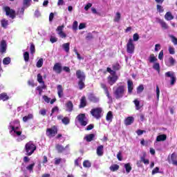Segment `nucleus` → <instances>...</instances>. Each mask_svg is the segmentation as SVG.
Returning a JSON list of instances; mask_svg holds the SVG:
<instances>
[{"mask_svg":"<svg viewBox=\"0 0 177 177\" xmlns=\"http://www.w3.org/2000/svg\"><path fill=\"white\" fill-rule=\"evenodd\" d=\"M145 89V87L143 86V85H140L138 88H137V93H142V92H143V90Z\"/></svg>","mask_w":177,"mask_h":177,"instance_id":"8fccbe9b","label":"nucleus"},{"mask_svg":"<svg viewBox=\"0 0 177 177\" xmlns=\"http://www.w3.org/2000/svg\"><path fill=\"white\" fill-rule=\"evenodd\" d=\"M127 88H128V93H132V91H133V82L131 80L127 81Z\"/></svg>","mask_w":177,"mask_h":177,"instance_id":"aec40b11","label":"nucleus"},{"mask_svg":"<svg viewBox=\"0 0 177 177\" xmlns=\"http://www.w3.org/2000/svg\"><path fill=\"white\" fill-rule=\"evenodd\" d=\"M64 28V26H59L57 28L56 31L58 35H59L60 38H66L67 37V35L63 32V30Z\"/></svg>","mask_w":177,"mask_h":177,"instance_id":"9d476101","label":"nucleus"},{"mask_svg":"<svg viewBox=\"0 0 177 177\" xmlns=\"http://www.w3.org/2000/svg\"><path fill=\"white\" fill-rule=\"evenodd\" d=\"M53 71H55L57 74H60L62 73V64L56 63L53 68Z\"/></svg>","mask_w":177,"mask_h":177,"instance_id":"a211bd4d","label":"nucleus"},{"mask_svg":"<svg viewBox=\"0 0 177 177\" xmlns=\"http://www.w3.org/2000/svg\"><path fill=\"white\" fill-rule=\"evenodd\" d=\"M88 100H90V102H93V103H99L100 99L93 94H90L88 95Z\"/></svg>","mask_w":177,"mask_h":177,"instance_id":"6ab92c4d","label":"nucleus"},{"mask_svg":"<svg viewBox=\"0 0 177 177\" xmlns=\"http://www.w3.org/2000/svg\"><path fill=\"white\" fill-rule=\"evenodd\" d=\"M32 1V0H23V8H25V9L30 8Z\"/></svg>","mask_w":177,"mask_h":177,"instance_id":"393cba45","label":"nucleus"},{"mask_svg":"<svg viewBox=\"0 0 177 177\" xmlns=\"http://www.w3.org/2000/svg\"><path fill=\"white\" fill-rule=\"evenodd\" d=\"M158 23L160 24L162 28H163L164 30H168L169 28L168 25L167 24V23H165V21H164V20L158 19Z\"/></svg>","mask_w":177,"mask_h":177,"instance_id":"4be33fe9","label":"nucleus"},{"mask_svg":"<svg viewBox=\"0 0 177 177\" xmlns=\"http://www.w3.org/2000/svg\"><path fill=\"white\" fill-rule=\"evenodd\" d=\"M101 88L104 89L105 94L106 95V97H108L109 102H113V97L110 95V93H109V88H107V86L106 84L101 83Z\"/></svg>","mask_w":177,"mask_h":177,"instance_id":"f8f14e48","label":"nucleus"},{"mask_svg":"<svg viewBox=\"0 0 177 177\" xmlns=\"http://www.w3.org/2000/svg\"><path fill=\"white\" fill-rule=\"evenodd\" d=\"M127 52L130 55H133L135 53V45L133 44V40L129 39L127 44Z\"/></svg>","mask_w":177,"mask_h":177,"instance_id":"423d86ee","label":"nucleus"},{"mask_svg":"<svg viewBox=\"0 0 177 177\" xmlns=\"http://www.w3.org/2000/svg\"><path fill=\"white\" fill-rule=\"evenodd\" d=\"M62 122L64 123V125H68L70 124V118L65 117L62 119Z\"/></svg>","mask_w":177,"mask_h":177,"instance_id":"79ce46f5","label":"nucleus"},{"mask_svg":"<svg viewBox=\"0 0 177 177\" xmlns=\"http://www.w3.org/2000/svg\"><path fill=\"white\" fill-rule=\"evenodd\" d=\"M153 68H154V70H156V71H160V64L154 63L153 66Z\"/></svg>","mask_w":177,"mask_h":177,"instance_id":"864d4df0","label":"nucleus"},{"mask_svg":"<svg viewBox=\"0 0 177 177\" xmlns=\"http://www.w3.org/2000/svg\"><path fill=\"white\" fill-rule=\"evenodd\" d=\"M37 81L39 84H43L44 79L42 78V75H41V73H39L37 75Z\"/></svg>","mask_w":177,"mask_h":177,"instance_id":"3c124183","label":"nucleus"},{"mask_svg":"<svg viewBox=\"0 0 177 177\" xmlns=\"http://www.w3.org/2000/svg\"><path fill=\"white\" fill-rule=\"evenodd\" d=\"M56 133H57V128L56 127L53 126L50 129H47V131H46L47 136L52 138V137L55 136V135H56Z\"/></svg>","mask_w":177,"mask_h":177,"instance_id":"1a4fd4ad","label":"nucleus"},{"mask_svg":"<svg viewBox=\"0 0 177 177\" xmlns=\"http://www.w3.org/2000/svg\"><path fill=\"white\" fill-rule=\"evenodd\" d=\"M65 106H66V111H68L69 113H71V111H73L74 105L73 104V102L68 101L66 103Z\"/></svg>","mask_w":177,"mask_h":177,"instance_id":"f3484780","label":"nucleus"},{"mask_svg":"<svg viewBox=\"0 0 177 177\" xmlns=\"http://www.w3.org/2000/svg\"><path fill=\"white\" fill-rule=\"evenodd\" d=\"M117 80H118V77L115 75L109 76L108 77V84L109 85H114V83L117 82Z\"/></svg>","mask_w":177,"mask_h":177,"instance_id":"dca6fc26","label":"nucleus"},{"mask_svg":"<svg viewBox=\"0 0 177 177\" xmlns=\"http://www.w3.org/2000/svg\"><path fill=\"white\" fill-rule=\"evenodd\" d=\"M133 103H134V104L136 106V109L137 110H140V102L139 100H135L133 101Z\"/></svg>","mask_w":177,"mask_h":177,"instance_id":"37998d69","label":"nucleus"},{"mask_svg":"<svg viewBox=\"0 0 177 177\" xmlns=\"http://www.w3.org/2000/svg\"><path fill=\"white\" fill-rule=\"evenodd\" d=\"M34 118V115H32V114H28L26 116H24L23 118V121L24 122H27V121H30V120H32V118Z\"/></svg>","mask_w":177,"mask_h":177,"instance_id":"72a5a7b5","label":"nucleus"},{"mask_svg":"<svg viewBox=\"0 0 177 177\" xmlns=\"http://www.w3.org/2000/svg\"><path fill=\"white\" fill-rule=\"evenodd\" d=\"M120 68V65L118 64H114L113 66V69L115 71H117V70H118Z\"/></svg>","mask_w":177,"mask_h":177,"instance_id":"338daca9","label":"nucleus"},{"mask_svg":"<svg viewBox=\"0 0 177 177\" xmlns=\"http://www.w3.org/2000/svg\"><path fill=\"white\" fill-rule=\"evenodd\" d=\"M156 9H157L158 12H159V13H162V12H164V8L160 5L158 4L156 6Z\"/></svg>","mask_w":177,"mask_h":177,"instance_id":"5fc2aeb1","label":"nucleus"},{"mask_svg":"<svg viewBox=\"0 0 177 177\" xmlns=\"http://www.w3.org/2000/svg\"><path fill=\"white\" fill-rule=\"evenodd\" d=\"M84 139L87 142H92V140L95 139V134L93 133L88 134L84 138Z\"/></svg>","mask_w":177,"mask_h":177,"instance_id":"5701e85b","label":"nucleus"},{"mask_svg":"<svg viewBox=\"0 0 177 177\" xmlns=\"http://www.w3.org/2000/svg\"><path fill=\"white\" fill-rule=\"evenodd\" d=\"M165 75L167 78H170V84L171 86L175 85V82H176V76L175 75V72L168 71L165 73Z\"/></svg>","mask_w":177,"mask_h":177,"instance_id":"39448f33","label":"nucleus"},{"mask_svg":"<svg viewBox=\"0 0 177 177\" xmlns=\"http://www.w3.org/2000/svg\"><path fill=\"white\" fill-rule=\"evenodd\" d=\"M124 168H125L126 172L127 174H129L131 172V171H132V167H131L130 163L125 164L124 165Z\"/></svg>","mask_w":177,"mask_h":177,"instance_id":"c9c22d12","label":"nucleus"},{"mask_svg":"<svg viewBox=\"0 0 177 177\" xmlns=\"http://www.w3.org/2000/svg\"><path fill=\"white\" fill-rule=\"evenodd\" d=\"M86 106V97L85 96L82 97L80 100V109H84Z\"/></svg>","mask_w":177,"mask_h":177,"instance_id":"412c9836","label":"nucleus"},{"mask_svg":"<svg viewBox=\"0 0 177 177\" xmlns=\"http://www.w3.org/2000/svg\"><path fill=\"white\" fill-rule=\"evenodd\" d=\"M167 140V136L165 134L159 135L156 138V142H164Z\"/></svg>","mask_w":177,"mask_h":177,"instance_id":"a878e982","label":"nucleus"},{"mask_svg":"<svg viewBox=\"0 0 177 177\" xmlns=\"http://www.w3.org/2000/svg\"><path fill=\"white\" fill-rule=\"evenodd\" d=\"M176 63V61L172 57H170L167 61H165V64L167 66V67H172L175 66Z\"/></svg>","mask_w":177,"mask_h":177,"instance_id":"2eb2a0df","label":"nucleus"},{"mask_svg":"<svg viewBox=\"0 0 177 177\" xmlns=\"http://www.w3.org/2000/svg\"><path fill=\"white\" fill-rule=\"evenodd\" d=\"M42 64H44V59L42 58H41L37 62L36 66H37V67H38V68H40V67H42Z\"/></svg>","mask_w":177,"mask_h":177,"instance_id":"09e8293b","label":"nucleus"},{"mask_svg":"<svg viewBox=\"0 0 177 177\" xmlns=\"http://www.w3.org/2000/svg\"><path fill=\"white\" fill-rule=\"evenodd\" d=\"M133 41H138L139 40V35L138 33H135L133 35Z\"/></svg>","mask_w":177,"mask_h":177,"instance_id":"e2e57ef3","label":"nucleus"},{"mask_svg":"<svg viewBox=\"0 0 177 177\" xmlns=\"http://www.w3.org/2000/svg\"><path fill=\"white\" fill-rule=\"evenodd\" d=\"M170 38L171 39V42L174 43V45H177V38L174 35H171Z\"/></svg>","mask_w":177,"mask_h":177,"instance_id":"6e6d98bb","label":"nucleus"},{"mask_svg":"<svg viewBox=\"0 0 177 177\" xmlns=\"http://www.w3.org/2000/svg\"><path fill=\"white\" fill-rule=\"evenodd\" d=\"M169 53H170V55H175V48L173 47H169Z\"/></svg>","mask_w":177,"mask_h":177,"instance_id":"680f3d73","label":"nucleus"},{"mask_svg":"<svg viewBox=\"0 0 177 177\" xmlns=\"http://www.w3.org/2000/svg\"><path fill=\"white\" fill-rule=\"evenodd\" d=\"M90 8H92V3H88L87 5L84 7L85 10H88Z\"/></svg>","mask_w":177,"mask_h":177,"instance_id":"0e129e2a","label":"nucleus"},{"mask_svg":"<svg viewBox=\"0 0 177 177\" xmlns=\"http://www.w3.org/2000/svg\"><path fill=\"white\" fill-rule=\"evenodd\" d=\"M3 10L6 12V16H9L10 19H15V17H16V11L13 9H10L8 6L4 7Z\"/></svg>","mask_w":177,"mask_h":177,"instance_id":"6e6552de","label":"nucleus"},{"mask_svg":"<svg viewBox=\"0 0 177 177\" xmlns=\"http://www.w3.org/2000/svg\"><path fill=\"white\" fill-rule=\"evenodd\" d=\"M55 149L58 151V153H63V151H66L67 149H70V145H67L65 147L60 144H57L55 145Z\"/></svg>","mask_w":177,"mask_h":177,"instance_id":"9b49d317","label":"nucleus"},{"mask_svg":"<svg viewBox=\"0 0 177 177\" xmlns=\"http://www.w3.org/2000/svg\"><path fill=\"white\" fill-rule=\"evenodd\" d=\"M0 100H3V102L9 100V96H8V94L3 93L0 94Z\"/></svg>","mask_w":177,"mask_h":177,"instance_id":"2f4dec72","label":"nucleus"},{"mask_svg":"<svg viewBox=\"0 0 177 177\" xmlns=\"http://www.w3.org/2000/svg\"><path fill=\"white\" fill-rule=\"evenodd\" d=\"M24 9L26 8L22 7L17 10V15L19 16V17H23V15H24Z\"/></svg>","mask_w":177,"mask_h":177,"instance_id":"7c9ffc66","label":"nucleus"},{"mask_svg":"<svg viewBox=\"0 0 177 177\" xmlns=\"http://www.w3.org/2000/svg\"><path fill=\"white\" fill-rule=\"evenodd\" d=\"M124 93H125V86H119L113 91V95H114L115 99H121V98L124 97Z\"/></svg>","mask_w":177,"mask_h":177,"instance_id":"f03ea898","label":"nucleus"},{"mask_svg":"<svg viewBox=\"0 0 177 177\" xmlns=\"http://www.w3.org/2000/svg\"><path fill=\"white\" fill-rule=\"evenodd\" d=\"M93 38L94 37H93V35H92V33H88L86 36V41H92Z\"/></svg>","mask_w":177,"mask_h":177,"instance_id":"49530a36","label":"nucleus"},{"mask_svg":"<svg viewBox=\"0 0 177 177\" xmlns=\"http://www.w3.org/2000/svg\"><path fill=\"white\" fill-rule=\"evenodd\" d=\"M6 49H8V44H6V41L2 40L0 44L1 53H6Z\"/></svg>","mask_w":177,"mask_h":177,"instance_id":"4468645a","label":"nucleus"},{"mask_svg":"<svg viewBox=\"0 0 177 177\" xmlns=\"http://www.w3.org/2000/svg\"><path fill=\"white\" fill-rule=\"evenodd\" d=\"M156 99L157 100L160 99V88H158V86H156Z\"/></svg>","mask_w":177,"mask_h":177,"instance_id":"13d9d810","label":"nucleus"},{"mask_svg":"<svg viewBox=\"0 0 177 177\" xmlns=\"http://www.w3.org/2000/svg\"><path fill=\"white\" fill-rule=\"evenodd\" d=\"M94 126L93 124H89L88 126H87V127L85 129L86 131H91V129H93Z\"/></svg>","mask_w":177,"mask_h":177,"instance_id":"774afa93","label":"nucleus"},{"mask_svg":"<svg viewBox=\"0 0 177 177\" xmlns=\"http://www.w3.org/2000/svg\"><path fill=\"white\" fill-rule=\"evenodd\" d=\"M76 120L80 122L82 127H86L88 125V120H86V117H85V114L80 113L76 117Z\"/></svg>","mask_w":177,"mask_h":177,"instance_id":"20e7f679","label":"nucleus"},{"mask_svg":"<svg viewBox=\"0 0 177 177\" xmlns=\"http://www.w3.org/2000/svg\"><path fill=\"white\" fill-rule=\"evenodd\" d=\"M85 80H79L78 82V86H79V89L82 90L84 88H85Z\"/></svg>","mask_w":177,"mask_h":177,"instance_id":"f704fd0d","label":"nucleus"},{"mask_svg":"<svg viewBox=\"0 0 177 177\" xmlns=\"http://www.w3.org/2000/svg\"><path fill=\"white\" fill-rule=\"evenodd\" d=\"M125 125H131L133 124V117H128L124 121Z\"/></svg>","mask_w":177,"mask_h":177,"instance_id":"c756f323","label":"nucleus"},{"mask_svg":"<svg viewBox=\"0 0 177 177\" xmlns=\"http://www.w3.org/2000/svg\"><path fill=\"white\" fill-rule=\"evenodd\" d=\"M165 19L167 21L169 20H173L174 19V17L172 16V14L171 13V12H167L165 15Z\"/></svg>","mask_w":177,"mask_h":177,"instance_id":"473e14b6","label":"nucleus"},{"mask_svg":"<svg viewBox=\"0 0 177 177\" xmlns=\"http://www.w3.org/2000/svg\"><path fill=\"white\" fill-rule=\"evenodd\" d=\"M3 64L5 65H8L10 64V57H8L3 59Z\"/></svg>","mask_w":177,"mask_h":177,"instance_id":"de8ad7c7","label":"nucleus"},{"mask_svg":"<svg viewBox=\"0 0 177 177\" xmlns=\"http://www.w3.org/2000/svg\"><path fill=\"white\" fill-rule=\"evenodd\" d=\"M176 158H177L176 153H172L171 156V162L174 161L175 160H176Z\"/></svg>","mask_w":177,"mask_h":177,"instance_id":"69168bd1","label":"nucleus"},{"mask_svg":"<svg viewBox=\"0 0 177 177\" xmlns=\"http://www.w3.org/2000/svg\"><path fill=\"white\" fill-rule=\"evenodd\" d=\"M50 41L51 42V44H55V42H57V37L51 36L50 38Z\"/></svg>","mask_w":177,"mask_h":177,"instance_id":"4d7b16f0","label":"nucleus"},{"mask_svg":"<svg viewBox=\"0 0 177 177\" xmlns=\"http://www.w3.org/2000/svg\"><path fill=\"white\" fill-rule=\"evenodd\" d=\"M35 166V163H32L26 167V169L30 171V172H32V169H34V167Z\"/></svg>","mask_w":177,"mask_h":177,"instance_id":"a18cd8bd","label":"nucleus"},{"mask_svg":"<svg viewBox=\"0 0 177 177\" xmlns=\"http://www.w3.org/2000/svg\"><path fill=\"white\" fill-rule=\"evenodd\" d=\"M1 25L3 28H8V26H9V21L3 19L1 20Z\"/></svg>","mask_w":177,"mask_h":177,"instance_id":"bb28decb","label":"nucleus"},{"mask_svg":"<svg viewBox=\"0 0 177 177\" xmlns=\"http://www.w3.org/2000/svg\"><path fill=\"white\" fill-rule=\"evenodd\" d=\"M57 93H58L59 97L60 98L63 97V86L59 84L57 86Z\"/></svg>","mask_w":177,"mask_h":177,"instance_id":"b1692460","label":"nucleus"},{"mask_svg":"<svg viewBox=\"0 0 177 177\" xmlns=\"http://www.w3.org/2000/svg\"><path fill=\"white\" fill-rule=\"evenodd\" d=\"M63 49L65 52H68L70 50V43H65L62 45Z\"/></svg>","mask_w":177,"mask_h":177,"instance_id":"ea45409f","label":"nucleus"},{"mask_svg":"<svg viewBox=\"0 0 177 177\" xmlns=\"http://www.w3.org/2000/svg\"><path fill=\"white\" fill-rule=\"evenodd\" d=\"M102 108H95L91 109V114L94 117V118L99 120V118H102Z\"/></svg>","mask_w":177,"mask_h":177,"instance_id":"0eeeda50","label":"nucleus"},{"mask_svg":"<svg viewBox=\"0 0 177 177\" xmlns=\"http://www.w3.org/2000/svg\"><path fill=\"white\" fill-rule=\"evenodd\" d=\"M120 19H121V13L116 12L113 21H115V23H118V21H120Z\"/></svg>","mask_w":177,"mask_h":177,"instance_id":"e433bc0d","label":"nucleus"},{"mask_svg":"<svg viewBox=\"0 0 177 177\" xmlns=\"http://www.w3.org/2000/svg\"><path fill=\"white\" fill-rule=\"evenodd\" d=\"M149 63H156V62H157V58L153 55V54H151L149 56Z\"/></svg>","mask_w":177,"mask_h":177,"instance_id":"4c0bfd02","label":"nucleus"},{"mask_svg":"<svg viewBox=\"0 0 177 177\" xmlns=\"http://www.w3.org/2000/svg\"><path fill=\"white\" fill-rule=\"evenodd\" d=\"M104 147L103 145H100L97 147V155L99 156L100 157L103 156V149Z\"/></svg>","mask_w":177,"mask_h":177,"instance_id":"c85d7f7f","label":"nucleus"},{"mask_svg":"<svg viewBox=\"0 0 177 177\" xmlns=\"http://www.w3.org/2000/svg\"><path fill=\"white\" fill-rule=\"evenodd\" d=\"M83 167H84V168H91V167H92V164L89 160H84L83 162Z\"/></svg>","mask_w":177,"mask_h":177,"instance_id":"58836bf2","label":"nucleus"},{"mask_svg":"<svg viewBox=\"0 0 177 177\" xmlns=\"http://www.w3.org/2000/svg\"><path fill=\"white\" fill-rule=\"evenodd\" d=\"M158 59H159V60H162L164 59V50H161L159 53Z\"/></svg>","mask_w":177,"mask_h":177,"instance_id":"bf43d9fd","label":"nucleus"},{"mask_svg":"<svg viewBox=\"0 0 177 177\" xmlns=\"http://www.w3.org/2000/svg\"><path fill=\"white\" fill-rule=\"evenodd\" d=\"M35 150H37V147L32 142L30 141L26 144L25 151L26 152V156H31Z\"/></svg>","mask_w":177,"mask_h":177,"instance_id":"7ed1b4c3","label":"nucleus"},{"mask_svg":"<svg viewBox=\"0 0 177 177\" xmlns=\"http://www.w3.org/2000/svg\"><path fill=\"white\" fill-rule=\"evenodd\" d=\"M109 169L112 172H115V171H118V169H120V165L115 164L111 165L109 167Z\"/></svg>","mask_w":177,"mask_h":177,"instance_id":"cd10ccee","label":"nucleus"},{"mask_svg":"<svg viewBox=\"0 0 177 177\" xmlns=\"http://www.w3.org/2000/svg\"><path fill=\"white\" fill-rule=\"evenodd\" d=\"M106 121H112L113 120V112L109 111L106 118Z\"/></svg>","mask_w":177,"mask_h":177,"instance_id":"a19ab883","label":"nucleus"},{"mask_svg":"<svg viewBox=\"0 0 177 177\" xmlns=\"http://www.w3.org/2000/svg\"><path fill=\"white\" fill-rule=\"evenodd\" d=\"M24 59L25 62H28V60H30V53H28V52H25L24 53Z\"/></svg>","mask_w":177,"mask_h":177,"instance_id":"c03bdc74","label":"nucleus"},{"mask_svg":"<svg viewBox=\"0 0 177 177\" xmlns=\"http://www.w3.org/2000/svg\"><path fill=\"white\" fill-rule=\"evenodd\" d=\"M73 30H74V31H77V30H78V21H75L73 22Z\"/></svg>","mask_w":177,"mask_h":177,"instance_id":"603ef678","label":"nucleus"},{"mask_svg":"<svg viewBox=\"0 0 177 177\" xmlns=\"http://www.w3.org/2000/svg\"><path fill=\"white\" fill-rule=\"evenodd\" d=\"M76 77L79 81H85V73L82 72L81 70H77L76 71Z\"/></svg>","mask_w":177,"mask_h":177,"instance_id":"ddd939ff","label":"nucleus"},{"mask_svg":"<svg viewBox=\"0 0 177 177\" xmlns=\"http://www.w3.org/2000/svg\"><path fill=\"white\" fill-rule=\"evenodd\" d=\"M10 133L14 138H17V142H21V140H24L26 139V136L21 135V129H20V124L19 123V120H15L14 122H11L10 123Z\"/></svg>","mask_w":177,"mask_h":177,"instance_id":"f257e3e1","label":"nucleus"},{"mask_svg":"<svg viewBox=\"0 0 177 177\" xmlns=\"http://www.w3.org/2000/svg\"><path fill=\"white\" fill-rule=\"evenodd\" d=\"M56 111L59 112V107H57V106H55L52 109L50 116L53 115V113H56Z\"/></svg>","mask_w":177,"mask_h":177,"instance_id":"052dcab7","label":"nucleus"}]
</instances>
